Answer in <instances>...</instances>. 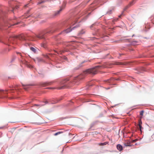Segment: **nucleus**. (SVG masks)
Here are the masks:
<instances>
[{"mask_svg":"<svg viewBox=\"0 0 154 154\" xmlns=\"http://www.w3.org/2000/svg\"><path fill=\"white\" fill-rule=\"evenodd\" d=\"M99 66H96L94 68L88 69L84 71L77 78L78 79H82L84 78L86 75L88 74L94 75L97 73V68Z\"/></svg>","mask_w":154,"mask_h":154,"instance_id":"1","label":"nucleus"},{"mask_svg":"<svg viewBox=\"0 0 154 154\" xmlns=\"http://www.w3.org/2000/svg\"><path fill=\"white\" fill-rule=\"evenodd\" d=\"M72 79H70L67 78L61 82V84L63 85L61 87H58V89H62L66 88H69L71 86V83L72 82Z\"/></svg>","mask_w":154,"mask_h":154,"instance_id":"2","label":"nucleus"},{"mask_svg":"<svg viewBox=\"0 0 154 154\" xmlns=\"http://www.w3.org/2000/svg\"><path fill=\"white\" fill-rule=\"evenodd\" d=\"M45 33L39 34L38 35H36L35 36H33L32 38L30 39L31 40L35 41L36 40V38H38L39 39H42L45 38V37L44 36Z\"/></svg>","mask_w":154,"mask_h":154,"instance_id":"3","label":"nucleus"},{"mask_svg":"<svg viewBox=\"0 0 154 154\" xmlns=\"http://www.w3.org/2000/svg\"><path fill=\"white\" fill-rule=\"evenodd\" d=\"M10 38L12 39V40H14L15 39L18 38L20 40H26V39L24 37V36L23 35L19 36H12L10 35Z\"/></svg>","mask_w":154,"mask_h":154,"instance_id":"4","label":"nucleus"},{"mask_svg":"<svg viewBox=\"0 0 154 154\" xmlns=\"http://www.w3.org/2000/svg\"><path fill=\"white\" fill-rule=\"evenodd\" d=\"M62 8H61L60 9L57 11L56 12H55L53 14V16L54 17L57 16L60 14V12L62 10Z\"/></svg>","mask_w":154,"mask_h":154,"instance_id":"5","label":"nucleus"},{"mask_svg":"<svg viewBox=\"0 0 154 154\" xmlns=\"http://www.w3.org/2000/svg\"><path fill=\"white\" fill-rule=\"evenodd\" d=\"M72 29H70V28H69L65 30L62 32V33H67L69 32H70Z\"/></svg>","mask_w":154,"mask_h":154,"instance_id":"6","label":"nucleus"},{"mask_svg":"<svg viewBox=\"0 0 154 154\" xmlns=\"http://www.w3.org/2000/svg\"><path fill=\"white\" fill-rule=\"evenodd\" d=\"M117 147L118 150L121 151L122 149V147L120 144H118L117 146Z\"/></svg>","mask_w":154,"mask_h":154,"instance_id":"7","label":"nucleus"},{"mask_svg":"<svg viewBox=\"0 0 154 154\" xmlns=\"http://www.w3.org/2000/svg\"><path fill=\"white\" fill-rule=\"evenodd\" d=\"M142 124V123L141 121H139L138 125H139L140 130V131H141V129L142 128V127L141 126Z\"/></svg>","mask_w":154,"mask_h":154,"instance_id":"8","label":"nucleus"},{"mask_svg":"<svg viewBox=\"0 0 154 154\" xmlns=\"http://www.w3.org/2000/svg\"><path fill=\"white\" fill-rule=\"evenodd\" d=\"M23 85L24 86V88L25 89H26L27 88H29V87L30 86L29 85Z\"/></svg>","mask_w":154,"mask_h":154,"instance_id":"9","label":"nucleus"},{"mask_svg":"<svg viewBox=\"0 0 154 154\" xmlns=\"http://www.w3.org/2000/svg\"><path fill=\"white\" fill-rule=\"evenodd\" d=\"M30 49L31 51H33L34 53H35L36 52V50L34 48L32 47H31Z\"/></svg>","mask_w":154,"mask_h":154,"instance_id":"10","label":"nucleus"},{"mask_svg":"<svg viewBox=\"0 0 154 154\" xmlns=\"http://www.w3.org/2000/svg\"><path fill=\"white\" fill-rule=\"evenodd\" d=\"M107 142H105L103 143H101L99 144V145L100 146H103L107 144Z\"/></svg>","mask_w":154,"mask_h":154,"instance_id":"11","label":"nucleus"},{"mask_svg":"<svg viewBox=\"0 0 154 154\" xmlns=\"http://www.w3.org/2000/svg\"><path fill=\"white\" fill-rule=\"evenodd\" d=\"M15 58H16L15 56H13L12 57L11 62H13L14 61V60L15 59Z\"/></svg>","mask_w":154,"mask_h":154,"instance_id":"12","label":"nucleus"},{"mask_svg":"<svg viewBox=\"0 0 154 154\" xmlns=\"http://www.w3.org/2000/svg\"><path fill=\"white\" fill-rule=\"evenodd\" d=\"M85 32V31L83 30H82V31H80V32H79V35H81V34H83Z\"/></svg>","mask_w":154,"mask_h":154,"instance_id":"13","label":"nucleus"},{"mask_svg":"<svg viewBox=\"0 0 154 154\" xmlns=\"http://www.w3.org/2000/svg\"><path fill=\"white\" fill-rule=\"evenodd\" d=\"M4 20V22L5 25V26H6L7 25V24H5L6 21H5V19H4L3 18H1V17H0V20Z\"/></svg>","mask_w":154,"mask_h":154,"instance_id":"14","label":"nucleus"},{"mask_svg":"<svg viewBox=\"0 0 154 154\" xmlns=\"http://www.w3.org/2000/svg\"><path fill=\"white\" fill-rule=\"evenodd\" d=\"M143 113H144L143 111L142 110V111H141L140 112V116H142L143 115Z\"/></svg>","mask_w":154,"mask_h":154,"instance_id":"15","label":"nucleus"},{"mask_svg":"<svg viewBox=\"0 0 154 154\" xmlns=\"http://www.w3.org/2000/svg\"><path fill=\"white\" fill-rule=\"evenodd\" d=\"M61 132H58L57 133H55L54 134V135L55 136H56L59 134H60Z\"/></svg>","mask_w":154,"mask_h":154,"instance_id":"16","label":"nucleus"},{"mask_svg":"<svg viewBox=\"0 0 154 154\" xmlns=\"http://www.w3.org/2000/svg\"><path fill=\"white\" fill-rule=\"evenodd\" d=\"M125 146H131L128 143H125Z\"/></svg>","mask_w":154,"mask_h":154,"instance_id":"17","label":"nucleus"},{"mask_svg":"<svg viewBox=\"0 0 154 154\" xmlns=\"http://www.w3.org/2000/svg\"><path fill=\"white\" fill-rule=\"evenodd\" d=\"M60 54H62L64 52V51L63 50H62L61 51H60Z\"/></svg>","mask_w":154,"mask_h":154,"instance_id":"18","label":"nucleus"},{"mask_svg":"<svg viewBox=\"0 0 154 154\" xmlns=\"http://www.w3.org/2000/svg\"><path fill=\"white\" fill-rule=\"evenodd\" d=\"M17 54H20V56H22V55H21V53H19V52H17Z\"/></svg>","mask_w":154,"mask_h":154,"instance_id":"19","label":"nucleus"},{"mask_svg":"<svg viewBox=\"0 0 154 154\" xmlns=\"http://www.w3.org/2000/svg\"><path fill=\"white\" fill-rule=\"evenodd\" d=\"M137 140H132V142H135L137 141Z\"/></svg>","mask_w":154,"mask_h":154,"instance_id":"20","label":"nucleus"},{"mask_svg":"<svg viewBox=\"0 0 154 154\" xmlns=\"http://www.w3.org/2000/svg\"><path fill=\"white\" fill-rule=\"evenodd\" d=\"M45 104H46L48 103V101H46L45 102Z\"/></svg>","mask_w":154,"mask_h":154,"instance_id":"21","label":"nucleus"},{"mask_svg":"<svg viewBox=\"0 0 154 154\" xmlns=\"http://www.w3.org/2000/svg\"><path fill=\"white\" fill-rule=\"evenodd\" d=\"M133 2H133H131V3H130V5H132L133 4H132Z\"/></svg>","mask_w":154,"mask_h":154,"instance_id":"22","label":"nucleus"},{"mask_svg":"<svg viewBox=\"0 0 154 154\" xmlns=\"http://www.w3.org/2000/svg\"><path fill=\"white\" fill-rule=\"evenodd\" d=\"M120 64V63H117L116 64H117V65H119V64Z\"/></svg>","mask_w":154,"mask_h":154,"instance_id":"23","label":"nucleus"},{"mask_svg":"<svg viewBox=\"0 0 154 154\" xmlns=\"http://www.w3.org/2000/svg\"><path fill=\"white\" fill-rule=\"evenodd\" d=\"M15 122H13V121H10V123H14Z\"/></svg>","mask_w":154,"mask_h":154,"instance_id":"24","label":"nucleus"},{"mask_svg":"<svg viewBox=\"0 0 154 154\" xmlns=\"http://www.w3.org/2000/svg\"><path fill=\"white\" fill-rule=\"evenodd\" d=\"M79 67H77H77H76V68L75 69H79Z\"/></svg>","mask_w":154,"mask_h":154,"instance_id":"25","label":"nucleus"},{"mask_svg":"<svg viewBox=\"0 0 154 154\" xmlns=\"http://www.w3.org/2000/svg\"><path fill=\"white\" fill-rule=\"evenodd\" d=\"M29 68H32V66L31 65H30V66H29Z\"/></svg>","mask_w":154,"mask_h":154,"instance_id":"26","label":"nucleus"},{"mask_svg":"<svg viewBox=\"0 0 154 154\" xmlns=\"http://www.w3.org/2000/svg\"><path fill=\"white\" fill-rule=\"evenodd\" d=\"M39 2L38 3V4H41V3L43 2Z\"/></svg>","mask_w":154,"mask_h":154,"instance_id":"27","label":"nucleus"},{"mask_svg":"<svg viewBox=\"0 0 154 154\" xmlns=\"http://www.w3.org/2000/svg\"><path fill=\"white\" fill-rule=\"evenodd\" d=\"M12 91H13L12 90V91H11V90H10V92L11 93V92H12Z\"/></svg>","mask_w":154,"mask_h":154,"instance_id":"28","label":"nucleus"},{"mask_svg":"<svg viewBox=\"0 0 154 154\" xmlns=\"http://www.w3.org/2000/svg\"><path fill=\"white\" fill-rule=\"evenodd\" d=\"M27 5H25V7H27Z\"/></svg>","mask_w":154,"mask_h":154,"instance_id":"29","label":"nucleus"},{"mask_svg":"<svg viewBox=\"0 0 154 154\" xmlns=\"http://www.w3.org/2000/svg\"><path fill=\"white\" fill-rule=\"evenodd\" d=\"M121 15H120V16H119V17H121Z\"/></svg>","mask_w":154,"mask_h":154,"instance_id":"30","label":"nucleus"},{"mask_svg":"<svg viewBox=\"0 0 154 154\" xmlns=\"http://www.w3.org/2000/svg\"><path fill=\"white\" fill-rule=\"evenodd\" d=\"M44 105H41L40 106H43Z\"/></svg>","mask_w":154,"mask_h":154,"instance_id":"31","label":"nucleus"},{"mask_svg":"<svg viewBox=\"0 0 154 154\" xmlns=\"http://www.w3.org/2000/svg\"><path fill=\"white\" fill-rule=\"evenodd\" d=\"M43 47H44V48H45V46H44V45H43Z\"/></svg>","mask_w":154,"mask_h":154,"instance_id":"32","label":"nucleus"},{"mask_svg":"<svg viewBox=\"0 0 154 154\" xmlns=\"http://www.w3.org/2000/svg\"><path fill=\"white\" fill-rule=\"evenodd\" d=\"M61 33L63 34L64 33H62V32L61 33H60V34H61Z\"/></svg>","mask_w":154,"mask_h":154,"instance_id":"33","label":"nucleus"},{"mask_svg":"<svg viewBox=\"0 0 154 154\" xmlns=\"http://www.w3.org/2000/svg\"><path fill=\"white\" fill-rule=\"evenodd\" d=\"M11 26H12V25H11L10 24V27H11Z\"/></svg>","mask_w":154,"mask_h":154,"instance_id":"34","label":"nucleus"}]
</instances>
